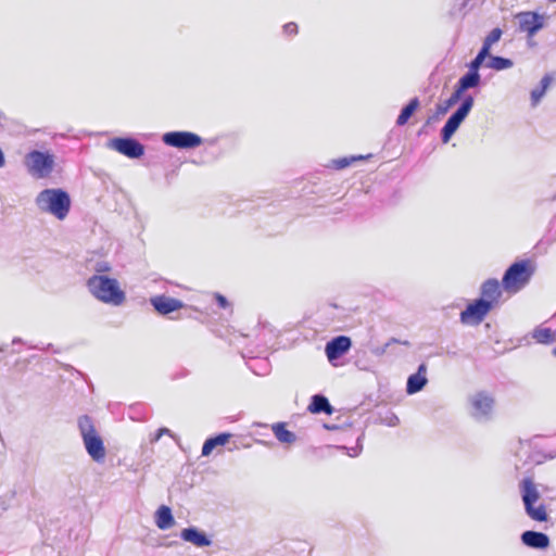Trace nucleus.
I'll return each instance as SVG.
<instances>
[{
    "mask_svg": "<svg viewBox=\"0 0 556 556\" xmlns=\"http://www.w3.org/2000/svg\"><path fill=\"white\" fill-rule=\"evenodd\" d=\"M481 75L478 70L468 66V72L464 74L455 85L454 91L459 96L463 101L455 112L447 118L443 128L441 129V139L443 143H447L453 135L456 132L458 127L465 121L470 113L475 100L472 96H466L464 93L471 88H476L480 85Z\"/></svg>",
    "mask_w": 556,
    "mask_h": 556,
    "instance_id": "obj_1",
    "label": "nucleus"
},
{
    "mask_svg": "<svg viewBox=\"0 0 556 556\" xmlns=\"http://www.w3.org/2000/svg\"><path fill=\"white\" fill-rule=\"evenodd\" d=\"M90 293L99 301L118 306L124 303L126 295L119 288L118 281L103 275H93L87 280Z\"/></svg>",
    "mask_w": 556,
    "mask_h": 556,
    "instance_id": "obj_2",
    "label": "nucleus"
},
{
    "mask_svg": "<svg viewBox=\"0 0 556 556\" xmlns=\"http://www.w3.org/2000/svg\"><path fill=\"white\" fill-rule=\"evenodd\" d=\"M35 202L40 211L49 213L60 220L67 216L72 203L70 194L60 188L40 191Z\"/></svg>",
    "mask_w": 556,
    "mask_h": 556,
    "instance_id": "obj_3",
    "label": "nucleus"
},
{
    "mask_svg": "<svg viewBox=\"0 0 556 556\" xmlns=\"http://www.w3.org/2000/svg\"><path fill=\"white\" fill-rule=\"evenodd\" d=\"M78 429L88 455L93 462L103 463L106 455L105 446L94 428L92 419L87 415L80 416L78 418Z\"/></svg>",
    "mask_w": 556,
    "mask_h": 556,
    "instance_id": "obj_4",
    "label": "nucleus"
},
{
    "mask_svg": "<svg viewBox=\"0 0 556 556\" xmlns=\"http://www.w3.org/2000/svg\"><path fill=\"white\" fill-rule=\"evenodd\" d=\"M533 275V268L527 260L513 263L504 273L502 285L507 292H517L525 288Z\"/></svg>",
    "mask_w": 556,
    "mask_h": 556,
    "instance_id": "obj_5",
    "label": "nucleus"
},
{
    "mask_svg": "<svg viewBox=\"0 0 556 556\" xmlns=\"http://www.w3.org/2000/svg\"><path fill=\"white\" fill-rule=\"evenodd\" d=\"M24 165L29 175L37 179L47 178L54 169V155L49 151L31 150L24 159Z\"/></svg>",
    "mask_w": 556,
    "mask_h": 556,
    "instance_id": "obj_6",
    "label": "nucleus"
},
{
    "mask_svg": "<svg viewBox=\"0 0 556 556\" xmlns=\"http://www.w3.org/2000/svg\"><path fill=\"white\" fill-rule=\"evenodd\" d=\"M520 33L527 35L528 45L532 46V38L545 27V15L535 11H522L515 15Z\"/></svg>",
    "mask_w": 556,
    "mask_h": 556,
    "instance_id": "obj_7",
    "label": "nucleus"
},
{
    "mask_svg": "<svg viewBox=\"0 0 556 556\" xmlns=\"http://www.w3.org/2000/svg\"><path fill=\"white\" fill-rule=\"evenodd\" d=\"M162 141L168 147L185 150L198 148L203 142L199 135L186 130L165 132L162 136Z\"/></svg>",
    "mask_w": 556,
    "mask_h": 556,
    "instance_id": "obj_8",
    "label": "nucleus"
},
{
    "mask_svg": "<svg viewBox=\"0 0 556 556\" xmlns=\"http://www.w3.org/2000/svg\"><path fill=\"white\" fill-rule=\"evenodd\" d=\"M470 415L477 421L484 422L491 419L494 400L485 392H478L470 396Z\"/></svg>",
    "mask_w": 556,
    "mask_h": 556,
    "instance_id": "obj_9",
    "label": "nucleus"
},
{
    "mask_svg": "<svg viewBox=\"0 0 556 556\" xmlns=\"http://www.w3.org/2000/svg\"><path fill=\"white\" fill-rule=\"evenodd\" d=\"M108 147L129 159H140L144 154V146L132 137H115Z\"/></svg>",
    "mask_w": 556,
    "mask_h": 556,
    "instance_id": "obj_10",
    "label": "nucleus"
},
{
    "mask_svg": "<svg viewBox=\"0 0 556 556\" xmlns=\"http://www.w3.org/2000/svg\"><path fill=\"white\" fill-rule=\"evenodd\" d=\"M493 307L484 299H476L460 313V321L465 325L477 326L490 313Z\"/></svg>",
    "mask_w": 556,
    "mask_h": 556,
    "instance_id": "obj_11",
    "label": "nucleus"
},
{
    "mask_svg": "<svg viewBox=\"0 0 556 556\" xmlns=\"http://www.w3.org/2000/svg\"><path fill=\"white\" fill-rule=\"evenodd\" d=\"M351 346V338L346 336H338L326 343L325 353L327 355L328 361L330 363H333L336 359L346 354Z\"/></svg>",
    "mask_w": 556,
    "mask_h": 556,
    "instance_id": "obj_12",
    "label": "nucleus"
},
{
    "mask_svg": "<svg viewBox=\"0 0 556 556\" xmlns=\"http://www.w3.org/2000/svg\"><path fill=\"white\" fill-rule=\"evenodd\" d=\"M520 540L525 546L533 549H546L551 543L546 533L534 530L523 531Z\"/></svg>",
    "mask_w": 556,
    "mask_h": 556,
    "instance_id": "obj_13",
    "label": "nucleus"
},
{
    "mask_svg": "<svg viewBox=\"0 0 556 556\" xmlns=\"http://www.w3.org/2000/svg\"><path fill=\"white\" fill-rule=\"evenodd\" d=\"M427 365L425 363H421L417 371L415 374H412L407 378L406 382V393L408 395L416 394L420 392L428 383L427 378Z\"/></svg>",
    "mask_w": 556,
    "mask_h": 556,
    "instance_id": "obj_14",
    "label": "nucleus"
},
{
    "mask_svg": "<svg viewBox=\"0 0 556 556\" xmlns=\"http://www.w3.org/2000/svg\"><path fill=\"white\" fill-rule=\"evenodd\" d=\"M150 302L153 308L161 315H167L184 306V303L180 300L166 295L153 296Z\"/></svg>",
    "mask_w": 556,
    "mask_h": 556,
    "instance_id": "obj_15",
    "label": "nucleus"
},
{
    "mask_svg": "<svg viewBox=\"0 0 556 556\" xmlns=\"http://www.w3.org/2000/svg\"><path fill=\"white\" fill-rule=\"evenodd\" d=\"M180 538L185 542H189L197 547H206L212 544L208 535L197 527H188L181 530Z\"/></svg>",
    "mask_w": 556,
    "mask_h": 556,
    "instance_id": "obj_16",
    "label": "nucleus"
},
{
    "mask_svg": "<svg viewBox=\"0 0 556 556\" xmlns=\"http://www.w3.org/2000/svg\"><path fill=\"white\" fill-rule=\"evenodd\" d=\"M501 296L502 290L497 279L490 278L481 285L480 299H484L492 307L498 303Z\"/></svg>",
    "mask_w": 556,
    "mask_h": 556,
    "instance_id": "obj_17",
    "label": "nucleus"
},
{
    "mask_svg": "<svg viewBox=\"0 0 556 556\" xmlns=\"http://www.w3.org/2000/svg\"><path fill=\"white\" fill-rule=\"evenodd\" d=\"M460 100L463 101V99L459 96H457L455 91H453L448 99L437 103L435 112L428 117L426 125H430L432 123L438 122L441 118V116L445 115L450 111V109L453 108Z\"/></svg>",
    "mask_w": 556,
    "mask_h": 556,
    "instance_id": "obj_18",
    "label": "nucleus"
},
{
    "mask_svg": "<svg viewBox=\"0 0 556 556\" xmlns=\"http://www.w3.org/2000/svg\"><path fill=\"white\" fill-rule=\"evenodd\" d=\"M519 488L525 506L534 504L540 498V493L531 478H523L519 483Z\"/></svg>",
    "mask_w": 556,
    "mask_h": 556,
    "instance_id": "obj_19",
    "label": "nucleus"
},
{
    "mask_svg": "<svg viewBox=\"0 0 556 556\" xmlns=\"http://www.w3.org/2000/svg\"><path fill=\"white\" fill-rule=\"evenodd\" d=\"M154 522L160 530L170 529L175 525L172 509L166 505H161L154 514Z\"/></svg>",
    "mask_w": 556,
    "mask_h": 556,
    "instance_id": "obj_20",
    "label": "nucleus"
},
{
    "mask_svg": "<svg viewBox=\"0 0 556 556\" xmlns=\"http://www.w3.org/2000/svg\"><path fill=\"white\" fill-rule=\"evenodd\" d=\"M308 412L312 414H327L330 415L333 412L332 406L330 405L328 399L323 394H315L311 397V403L307 407Z\"/></svg>",
    "mask_w": 556,
    "mask_h": 556,
    "instance_id": "obj_21",
    "label": "nucleus"
},
{
    "mask_svg": "<svg viewBox=\"0 0 556 556\" xmlns=\"http://www.w3.org/2000/svg\"><path fill=\"white\" fill-rule=\"evenodd\" d=\"M230 437V433L222 432L206 439L202 446V456H208L214 451V448L225 445L229 441Z\"/></svg>",
    "mask_w": 556,
    "mask_h": 556,
    "instance_id": "obj_22",
    "label": "nucleus"
},
{
    "mask_svg": "<svg viewBox=\"0 0 556 556\" xmlns=\"http://www.w3.org/2000/svg\"><path fill=\"white\" fill-rule=\"evenodd\" d=\"M420 102L417 97L409 100V102L402 108L397 118H396V125L403 126L405 125L409 118L413 116V114L416 112V110L419 108Z\"/></svg>",
    "mask_w": 556,
    "mask_h": 556,
    "instance_id": "obj_23",
    "label": "nucleus"
},
{
    "mask_svg": "<svg viewBox=\"0 0 556 556\" xmlns=\"http://www.w3.org/2000/svg\"><path fill=\"white\" fill-rule=\"evenodd\" d=\"M551 81H552L551 76L549 75H545L541 79L540 85L538 87H535L531 91V104H532V106H536L540 103V101L544 97L547 88L549 87Z\"/></svg>",
    "mask_w": 556,
    "mask_h": 556,
    "instance_id": "obj_24",
    "label": "nucleus"
},
{
    "mask_svg": "<svg viewBox=\"0 0 556 556\" xmlns=\"http://www.w3.org/2000/svg\"><path fill=\"white\" fill-rule=\"evenodd\" d=\"M273 432L276 437V439L281 442V443H293L295 440H296V435L289 431L285 424L282 422H277L275 425H273Z\"/></svg>",
    "mask_w": 556,
    "mask_h": 556,
    "instance_id": "obj_25",
    "label": "nucleus"
},
{
    "mask_svg": "<svg viewBox=\"0 0 556 556\" xmlns=\"http://www.w3.org/2000/svg\"><path fill=\"white\" fill-rule=\"evenodd\" d=\"M532 338L542 344H551L556 340L555 332L551 328L536 327L532 332Z\"/></svg>",
    "mask_w": 556,
    "mask_h": 556,
    "instance_id": "obj_26",
    "label": "nucleus"
},
{
    "mask_svg": "<svg viewBox=\"0 0 556 556\" xmlns=\"http://www.w3.org/2000/svg\"><path fill=\"white\" fill-rule=\"evenodd\" d=\"M514 62L504 56L500 55H492L490 56V60L485 63V66L489 68H492L494 71H504L513 67Z\"/></svg>",
    "mask_w": 556,
    "mask_h": 556,
    "instance_id": "obj_27",
    "label": "nucleus"
},
{
    "mask_svg": "<svg viewBox=\"0 0 556 556\" xmlns=\"http://www.w3.org/2000/svg\"><path fill=\"white\" fill-rule=\"evenodd\" d=\"M527 515L535 521H546L548 518V515L546 513V508L544 505H539L538 507L534 506V504H531L529 506H525Z\"/></svg>",
    "mask_w": 556,
    "mask_h": 556,
    "instance_id": "obj_28",
    "label": "nucleus"
},
{
    "mask_svg": "<svg viewBox=\"0 0 556 556\" xmlns=\"http://www.w3.org/2000/svg\"><path fill=\"white\" fill-rule=\"evenodd\" d=\"M490 51H491V49L486 48V46H482L481 49L479 50V52L477 53V55L475 56V59L471 60V62L469 63L468 66L479 71L481 68V66L483 65L485 59L490 60V56H492Z\"/></svg>",
    "mask_w": 556,
    "mask_h": 556,
    "instance_id": "obj_29",
    "label": "nucleus"
},
{
    "mask_svg": "<svg viewBox=\"0 0 556 556\" xmlns=\"http://www.w3.org/2000/svg\"><path fill=\"white\" fill-rule=\"evenodd\" d=\"M502 35L503 30L500 27L493 28L484 38L482 46H486V48L491 49L492 46L501 39Z\"/></svg>",
    "mask_w": 556,
    "mask_h": 556,
    "instance_id": "obj_30",
    "label": "nucleus"
},
{
    "mask_svg": "<svg viewBox=\"0 0 556 556\" xmlns=\"http://www.w3.org/2000/svg\"><path fill=\"white\" fill-rule=\"evenodd\" d=\"M363 159H364L363 155L350 156V157H340V159L333 160L332 164H333V167L336 169H343V168L350 166L353 162L358 161V160H363Z\"/></svg>",
    "mask_w": 556,
    "mask_h": 556,
    "instance_id": "obj_31",
    "label": "nucleus"
},
{
    "mask_svg": "<svg viewBox=\"0 0 556 556\" xmlns=\"http://www.w3.org/2000/svg\"><path fill=\"white\" fill-rule=\"evenodd\" d=\"M94 270L97 273H105L111 270V266L108 262H98L96 264Z\"/></svg>",
    "mask_w": 556,
    "mask_h": 556,
    "instance_id": "obj_32",
    "label": "nucleus"
},
{
    "mask_svg": "<svg viewBox=\"0 0 556 556\" xmlns=\"http://www.w3.org/2000/svg\"><path fill=\"white\" fill-rule=\"evenodd\" d=\"M215 299H216V303H217V305H218L220 308H227V307L229 306L228 300H227L224 295H222V294L217 293V294L215 295Z\"/></svg>",
    "mask_w": 556,
    "mask_h": 556,
    "instance_id": "obj_33",
    "label": "nucleus"
},
{
    "mask_svg": "<svg viewBox=\"0 0 556 556\" xmlns=\"http://www.w3.org/2000/svg\"><path fill=\"white\" fill-rule=\"evenodd\" d=\"M283 31L288 35H294L298 33V25L295 23H288L283 26Z\"/></svg>",
    "mask_w": 556,
    "mask_h": 556,
    "instance_id": "obj_34",
    "label": "nucleus"
},
{
    "mask_svg": "<svg viewBox=\"0 0 556 556\" xmlns=\"http://www.w3.org/2000/svg\"><path fill=\"white\" fill-rule=\"evenodd\" d=\"M400 424V419L396 415L392 414L390 417L387 418V425L390 427H395Z\"/></svg>",
    "mask_w": 556,
    "mask_h": 556,
    "instance_id": "obj_35",
    "label": "nucleus"
},
{
    "mask_svg": "<svg viewBox=\"0 0 556 556\" xmlns=\"http://www.w3.org/2000/svg\"><path fill=\"white\" fill-rule=\"evenodd\" d=\"M341 448H344L346 451H349V455L352 456V457H355V456H358L359 453H361V447L359 446H354V447H351V448H348L345 446H342Z\"/></svg>",
    "mask_w": 556,
    "mask_h": 556,
    "instance_id": "obj_36",
    "label": "nucleus"
},
{
    "mask_svg": "<svg viewBox=\"0 0 556 556\" xmlns=\"http://www.w3.org/2000/svg\"><path fill=\"white\" fill-rule=\"evenodd\" d=\"M163 434H170V430L167 428H160L153 439V441H159Z\"/></svg>",
    "mask_w": 556,
    "mask_h": 556,
    "instance_id": "obj_37",
    "label": "nucleus"
},
{
    "mask_svg": "<svg viewBox=\"0 0 556 556\" xmlns=\"http://www.w3.org/2000/svg\"><path fill=\"white\" fill-rule=\"evenodd\" d=\"M21 342H22L21 338H14L12 341L13 344L21 343Z\"/></svg>",
    "mask_w": 556,
    "mask_h": 556,
    "instance_id": "obj_38",
    "label": "nucleus"
},
{
    "mask_svg": "<svg viewBox=\"0 0 556 556\" xmlns=\"http://www.w3.org/2000/svg\"><path fill=\"white\" fill-rule=\"evenodd\" d=\"M391 342H397V340L391 339V341L387 343V346H389Z\"/></svg>",
    "mask_w": 556,
    "mask_h": 556,
    "instance_id": "obj_39",
    "label": "nucleus"
},
{
    "mask_svg": "<svg viewBox=\"0 0 556 556\" xmlns=\"http://www.w3.org/2000/svg\"><path fill=\"white\" fill-rule=\"evenodd\" d=\"M553 355L556 356V346L553 350Z\"/></svg>",
    "mask_w": 556,
    "mask_h": 556,
    "instance_id": "obj_40",
    "label": "nucleus"
},
{
    "mask_svg": "<svg viewBox=\"0 0 556 556\" xmlns=\"http://www.w3.org/2000/svg\"><path fill=\"white\" fill-rule=\"evenodd\" d=\"M549 2H556V0H548Z\"/></svg>",
    "mask_w": 556,
    "mask_h": 556,
    "instance_id": "obj_41",
    "label": "nucleus"
},
{
    "mask_svg": "<svg viewBox=\"0 0 556 556\" xmlns=\"http://www.w3.org/2000/svg\"><path fill=\"white\" fill-rule=\"evenodd\" d=\"M0 351H2V349H0Z\"/></svg>",
    "mask_w": 556,
    "mask_h": 556,
    "instance_id": "obj_42",
    "label": "nucleus"
}]
</instances>
